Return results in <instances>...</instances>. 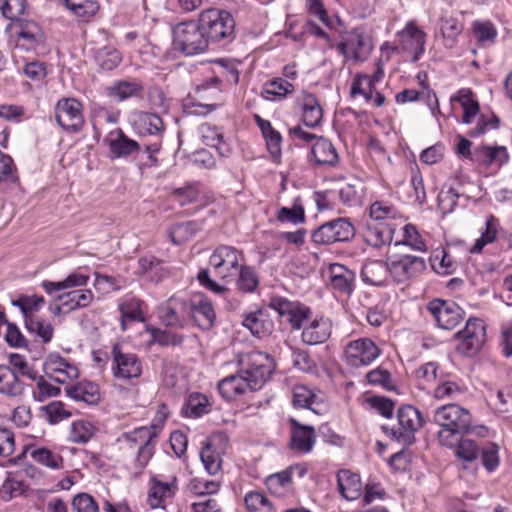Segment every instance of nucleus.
<instances>
[{"label":"nucleus","instance_id":"4be33fe9","mask_svg":"<svg viewBox=\"0 0 512 512\" xmlns=\"http://www.w3.org/2000/svg\"><path fill=\"white\" fill-rule=\"evenodd\" d=\"M150 484L148 503L152 508L164 507L165 501L173 498L178 490L176 477H173L170 482H163L153 476Z\"/></svg>","mask_w":512,"mask_h":512},{"label":"nucleus","instance_id":"338daca9","mask_svg":"<svg viewBox=\"0 0 512 512\" xmlns=\"http://www.w3.org/2000/svg\"><path fill=\"white\" fill-rule=\"evenodd\" d=\"M43 409L46 412L48 421L52 424L71 417V413L65 408L64 403L61 401H53Z\"/></svg>","mask_w":512,"mask_h":512},{"label":"nucleus","instance_id":"e2e57ef3","mask_svg":"<svg viewBox=\"0 0 512 512\" xmlns=\"http://www.w3.org/2000/svg\"><path fill=\"white\" fill-rule=\"evenodd\" d=\"M247 509L251 512H259L262 509L271 510L272 506L267 497L260 492L251 491L244 498Z\"/></svg>","mask_w":512,"mask_h":512},{"label":"nucleus","instance_id":"13d9d810","mask_svg":"<svg viewBox=\"0 0 512 512\" xmlns=\"http://www.w3.org/2000/svg\"><path fill=\"white\" fill-rule=\"evenodd\" d=\"M292 481L291 471L283 470L266 478V486L273 494H280L282 489L287 488Z\"/></svg>","mask_w":512,"mask_h":512},{"label":"nucleus","instance_id":"c85d7f7f","mask_svg":"<svg viewBox=\"0 0 512 512\" xmlns=\"http://www.w3.org/2000/svg\"><path fill=\"white\" fill-rule=\"evenodd\" d=\"M337 485L339 493L348 501L356 500L361 495L360 476L349 470H340L337 473Z\"/></svg>","mask_w":512,"mask_h":512},{"label":"nucleus","instance_id":"ddd939ff","mask_svg":"<svg viewBox=\"0 0 512 512\" xmlns=\"http://www.w3.org/2000/svg\"><path fill=\"white\" fill-rule=\"evenodd\" d=\"M337 50L346 58L364 61L372 50L371 38L361 28H355L344 36Z\"/></svg>","mask_w":512,"mask_h":512},{"label":"nucleus","instance_id":"39448f33","mask_svg":"<svg viewBox=\"0 0 512 512\" xmlns=\"http://www.w3.org/2000/svg\"><path fill=\"white\" fill-rule=\"evenodd\" d=\"M398 428H390L383 425L381 429L392 440L410 446L415 442L414 433L423 425L420 412L411 405H404L398 409Z\"/></svg>","mask_w":512,"mask_h":512},{"label":"nucleus","instance_id":"0e129e2a","mask_svg":"<svg viewBox=\"0 0 512 512\" xmlns=\"http://www.w3.org/2000/svg\"><path fill=\"white\" fill-rule=\"evenodd\" d=\"M473 31L477 41L480 43H493L497 36V31L490 22L475 21Z\"/></svg>","mask_w":512,"mask_h":512},{"label":"nucleus","instance_id":"052dcab7","mask_svg":"<svg viewBox=\"0 0 512 512\" xmlns=\"http://www.w3.org/2000/svg\"><path fill=\"white\" fill-rule=\"evenodd\" d=\"M277 220L284 223L289 222L294 225L305 221L304 209L301 206L294 205L292 208L282 207L277 212Z\"/></svg>","mask_w":512,"mask_h":512},{"label":"nucleus","instance_id":"423d86ee","mask_svg":"<svg viewBox=\"0 0 512 512\" xmlns=\"http://www.w3.org/2000/svg\"><path fill=\"white\" fill-rule=\"evenodd\" d=\"M190 298L172 296L158 308L161 323L167 327L184 329L191 323Z\"/></svg>","mask_w":512,"mask_h":512},{"label":"nucleus","instance_id":"5701e85b","mask_svg":"<svg viewBox=\"0 0 512 512\" xmlns=\"http://www.w3.org/2000/svg\"><path fill=\"white\" fill-rule=\"evenodd\" d=\"M329 284L339 293L350 295L354 290L355 273L346 266L333 263L329 266Z\"/></svg>","mask_w":512,"mask_h":512},{"label":"nucleus","instance_id":"0eeeda50","mask_svg":"<svg viewBox=\"0 0 512 512\" xmlns=\"http://www.w3.org/2000/svg\"><path fill=\"white\" fill-rule=\"evenodd\" d=\"M435 325L443 330H452L458 326L463 318V309L454 301L434 298L426 305Z\"/></svg>","mask_w":512,"mask_h":512},{"label":"nucleus","instance_id":"dca6fc26","mask_svg":"<svg viewBox=\"0 0 512 512\" xmlns=\"http://www.w3.org/2000/svg\"><path fill=\"white\" fill-rule=\"evenodd\" d=\"M509 160L507 148L501 145L475 146L474 164L487 170H499Z\"/></svg>","mask_w":512,"mask_h":512},{"label":"nucleus","instance_id":"a878e982","mask_svg":"<svg viewBox=\"0 0 512 512\" xmlns=\"http://www.w3.org/2000/svg\"><path fill=\"white\" fill-rule=\"evenodd\" d=\"M390 274V263H385L382 260L367 261L361 270L362 280L372 286L384 285Z\"/></svg>","mask_w":512,"mask_h":512},{"label":"nucleus","instance_id":"603ef678","mask_svg":"<svg viewBox=\"0 0 512 512\" xmlns=\"http://www.w3.org/2000/svg\"><path fill=\"white\" fill-rule=\"evenodd\" d=\"M201 461L210 475H215L221 468L222 459L218 453H216L210 443H206L200 453Z\"/></svg>","mask_w":512,"mask_h":512},{"label":"nucleus","instance_id":"72a5a7b5","mask_svg":"<svg viewBox=\"0 0 512 512\" xmlns=\"http://www.w3.org/2000/svg\"><path fill=\"white\" fill-rule=\"evenodd\" d=\"M143 92V86L136 80H122L115 82L107 88L109 97L117 101H125L132 97H139Z\"/></svg>","mask_w":512,"mask_h":512},{"label":"nucleus","instance_id":"a19ab883","mask_svg":"<svg viewBox=\"0 0 512 512\" xmlns=\"http://www.w3.org/2000/svg\"><path fill=\"white\" fill-rule=\"evenodd\" d=\"M181 413L189 418H197L208 413V400L206 396L200 393L190 395Z\"/></svg>","mask_w":512,"mask_h":512},{"label":"nucleus","instance_id":"7ed1b4c3","mask_svg":"<svg viewBox=\"0 0 512 512\" xmlns=\"http://www.w3.org/2000/svg\"><path fill=\"white\" fill-rule=\"evenodd\" d=\"M199 20L211 44L227 45L235 39V20L230 12L209 8L200 13Z\"/></svg>","mask_w":512,"mask_h":512},{"label":"nucleus","instance_id":"5fc2aeb1","mask_svg":"<svg viewBox=\"0 0 512 512\" xmlns=\"http://www.w3.org/2000/svg\"><path fill=\"white\" fill-rule=\"evenodd\" d=\"M138 123L142 132L156 135L163 130V121L155 113L142 112L138 116Z\"/></svg>","mask_w":512,"mask_h":512},{"label":"nucleus","instance_id":"4c0bfd02","mask_svg":"<svg viewBox=\"0 0 512 512\" xmlns=\"http://www.w3.org/2000/svg\"><path fill=\"white\" fill-rule=\"evenodd\" d=\"M200 226L195 221H187L172 225L167 233L174 245H180L189 241L199 231Z\"/></svg>","mask_w":512,"mask_h":512},{"label":"nucleus","instance_id":"4d7b16f0","mask_svg":"<svg viewBox=\"0 0 512 512\" xmlns=\"http://www.w3.org/2000/svg\"><path fill=\"white\" fill-rule=\"evenodd\" d=\"M458 101L460 102V104L463 108V117H462L463 123H465V124L471 123L472 119L479 112L478 102L473 100L472 93L469 90L461 91Z\"/></svg>","mask_w":512,"mask_h":512},{"label":"nucleus","instance_id":"393cba45","mask_svg":"<svg viewBox=\"0 0 512 512\" xmlns=\"http://www.w3.org/2000/svg\"><path fill=\"white\" fill-rule=\"evenodd\" d=\"M25 392V384L9 366L0 365V394L10 398H19Z\"/></svg>","mask_w":512,"mask_h":512},{"label":"nucleus","instance_id":"864d4df0","mask_svg":"<svg viewBox=\"0 0 512 512\" xmlns=\"http://www.w3.org/2000/svg\"><path fill=\"white\" fill-rule=\"evenodd\" d=\"M25 326L30 333H35L44 343L50 342L53 337V327L51 323L47 321L38 318H29L27 322H25Z\"/></svg>","mask_w":512,"mask_h":512},{"label":"nucleus","instance_id":"f704fd0d","mask_svg":"<svg viewBox=\"0 0 512 512\" xmlns=\"http://www.w3.org/2000/svg\"><path fill=\"white\" fill-rule=\"evenodd\" d=\"M363 237L369 246L380 248L392 241V230L383 223L368 224Z\"/></svg>","mask_w":512,"mask_h":512},{"label":"nucleus","instance_id":"49530a36","mask_svg":"<svg viewBox=\"0 0 512 512\" xmlns=\"http://www.w3.org/2000/svg\"><path fill=\"white\" fill-rule=\"evenodd\" d=\"M463 196L464 193L454 187L442 188L437 198L440 211L443 214L452 213L457 207L458 199Z\"/></svg>","mask_w":512,"mask_h":512},{"label":"nucleus","instance_id":"09e8293b","mask_svg":"<svg viewBox=\"0 0 512 512\" xmlns=\"http://www.w3.org/2000/svg\"><path fill=\"white\" fill-rule=\"evenodd\" d=\"M432 269L443 275L452 274L455 270V263L452 257L445 250H437L430 258Z\"/></svg>","mask_w":512,"mask_h":512},{"label":"nucleus","instance_id":"412c9836","mask_svg":"<svg viewBox=\"0 0 512 512\" xmlns=\"http://www.w3.org/2000/svg\"><path fill=\"white\" fill-rule=\"evenodd\" d=\"M303 323L302 341L308 345H318L326 342L331 336L332 323L329 319L320 317Z\"/></svg>","mask_w":512,"mask_h":512},{"label":"nucleus","instance_id":"ea45409f","mask_svg":"<svg viewBox=\"0 0 512 512\" xmlns=\"http://www.w3.org/2000/svg\"><path fill=\"white\" fill-rule=\"evenodd\" d=\"M294 86L283 78H275L265 84L263 96L267 100H281L292 93Z\"/></svg>","mask_w":512,"mask_h":512},{"label":"nucleus","instance_id":"bf43d9fd","mask_svg":"<svg viewBox=\"0 0 512 512\" xmlns=\"http://www.w3.org/2000/svg\"><path fill=\"white\" fill-rule=\"evenodd\" d=\"M361 185L356 184H345L339 190V198L341 202L346 206H356L360 203L361 199Z\"/></svg>","mask_w":512,"mask_h":512},{"label":"nucleus","instance_id":"774afa93","mask_svg":"<svg viewBox=\"0 0 512 512\" xmlns=\"http://www.w3.org/2000/svg\"><path fill=\"white\" fill-rule=\"evenodd\" d=\"M74 512H98L99 507L92 496L87 493L77 494L72 500Z\"/></svg>","mask_w":512,"mask_h":512},{"label":"nucleus","instance_id":"9d476101","mask_svg":"<svg viewBox=\"0 0 512 512\" xmlns=\"http://www.w3.org/2000/svg\"><path fill=\"white\" fill-rule=\"evenodd\" d=\"M456 337L461 340L457 351L464 356H475L486 341L484 322L479 318H469L464 329L456 333Z\"/></svg>","mask_w":512,"mask_h":512},{"label":"nucleus","instance_id":"f3484780","mask_svg":"<svg viewBox=\"0 0 512 512\" xmlns=\"http://www.w3.org/2000/svg\"><path fill=\"white\" fill-rule=\"evenodd\" d=\"M426 269L425 260L413 255H402L390 262L391 275L398 283H403L421 274Z\"/></svg>","mask_w":512,"mask_h":512},{"label":"nucleus","instance_id":"6e6552de","mask_svg":"<svg viewBox=\"0 0 512 512\" xmlns=\"http://www.w3.org/2000/svg\"><path fill=\"white\" fill-rule=\"evenodd\" d=\"M242 258V252L235 247L220 245L211 254L209 264L213 268L215 276L228 281L237 274Z\"/></svg>","mask_w":512,"mask_h":512},{"label":"nucleus","instance_id":"f257e3e1","mask_svg":"<svg viewBox=\"0 0 512 512\" xmlns=\"http://www.w3.org/2000/svg\"><path fill=\"white\" fill-rule=\"evenodd\" d=\"M237 365V372L221 379L217 385L220 395L227 401L258 391L273 371L270 357L259 351L241 354Z\"/></svg>","mask_w":512,"mask_h":512},{"label":"nucleus","instance_id":"2f4dec72","mask_svg":"<svg viewBox=\"0 0 512 512\" xmlns=\"http://www.w3.org/2000/svg\"><path fill=\"white\" fill-rule=\"evenodd\" d=\"M94 299V294L89 289H79L59 294L56 300L68 311H74L88 307Z\"/></svg>","mask_w":512,"mask_h":512},{"label":"nucleus","instance_id":"9b49d317","mask_svg":"<svg viewBox=\"0 0 512 512\" xmlns=\"http://www.w3.org/2000/svg\"><path fill=\"white\" fill-rule=\"evenodd\" d=\"M55 118L66 132H79L84 125L82 103L75 98H61L55 106Z\"/></svg>","mask_w":512,"mask_h":512},{"label":"nucleus","instance_id":"69168bd1","mask_svg":"<svg viewBox=\"0 0 512 512\" xmlns=\"http://www.w3.org/2000/svg\"><path fill=\"white\" fill-rule=\"evenodd\" d=\"M293 366L303 372H313L316 368L314 360L307 351L292 349Z\"/></svg>","mask_w":512,"mask_h":512},{"label":"nucleus","instance_id":"4468645a","mask_svg":"<svg viewBox=\"0 0 512 512\" xmlns=\"http://www.w3.org/2000/svg\"><path fill=\"white\" fill-rule=\"evenodd\" d=\"M269 306L278 312L282 317H286L292 329L299 330L303 323L307 322L311 315V309L298 302H292L284 297H273Z\"/></svg>","mask_w":512,"mask_h":512},{"label":"nucleus","instance_id":"37998d69","mask_svg":"<svg viewBox=\"0 0 512 512\" xmlns=\"http://www.w3.org/2000/svg\"><path fill=\"white\" fill-rule=\"evenodd\" d=\"M237 288L244 293L254 292L259 285V278L254 268L241 265L238 270Z\"/></svg>","mask_w":512,"mask_h":512},{"label":"nucleus","instance_id":"1a4fd4ad","mask_svg":"<svg viewBox=\"0 0 512 512\" xmlns=\"http://www.w3.org/2000/svg\"><path fill=\"white\" fill-rule=\"evenodd\" d=\"M354 235V226L346 218H337L316 228L311 238L315 244L330 245L350 241Z\"/></svg>","mask_w":512,"mask_h":512},{"label":"nucleus","instance_id":"c03bdc74","mask_svg":"<svg viewBox=\"0 0 512 512\" xmlns=\"http://www.w3.org/2000/svg\"><path fill=\"white\" fill-rule=\"evenodd\" d=\"M95 60L104 71H112L121 63L122 56L115 48L103 47L97 51Z\"/></svg>","mask_w":512,"mask_h":512},{"label":"nucleus","instance_id":"6ab92c4d","mask_svg":"<svg viewBox=\"0 0 512 512\" xmlns=\"http://www.w3.org/2000/svg\"><path fill=\"white\" fill-rule=\"evenodd\" d=\"M400 37L403 50L412 54V62H417L425 50L426 34L409 22L400 33Z\"/></svg>","mask_w":512,"mask_h":512},{"label":"nucleus","instance_id":"20e7f679","mask_svg":"<svg viewBox=\"0 0 512 512\" xmlns=\"http://www.w3.org/2000/svg\"><path fill=\"white\" fill-rule=\"evenodd\" d=\"M174 46L187 56L201 54L208 50L211 44L198 22L188 21L179 23L173 30Z\"/></svg>","mask_w":512,"mask_h":512},{"label":"nucleus","instance_id":"a211bd4d","mask_svg":"<svg viewBox=\"0 0 512 512\" xmlns=\"http://www.w3.org/2000/svg\"><path fill=\"white\" fill-rule=\"evenodd\" d=\"M191 323L193 322L200 329L209 330L216 321V313L212 302L204 294H195L190 297Z\"/></svg>","mask_w":512,"mask_h":512},{"label":"nucleus","instance_id":"3c124183","mask_svg":"<svg viewBox=\"0 0 512 512\" xmlns=\"http://www.w3.org/2000/svg\"><path fill=\"white\" fill-rule=\"evenodd\" d=\"M32 459L48 468L59 469L62 466L63 458L47 448H37L31 452Z\"/></svg>","mask_w":512,"mask_h":512},{"label":"nucleus","instance_id":"b1692460","mask_svg":"<svg viewBox=\"0 0 512 512\" xmlns=\"http://www.w3.org/2000/svg\"><path fill=\"white\" fill-rule=\"evenodd\" d=\"M291 448L301 453H308L315 443V429L312 426L302 425L298 420L291 418Z\"/></svg>","mask_w":512,"mask_h":512},{"label":"nucleus","instance_id":"aec40b11","mask_svg":"<svg viewBox=\"0 0 512 512\" xmlns=\"http://www.w3.org/2000/svg\"><path fill=\"white\" fill-rule=\"evenodd\" d=\"M109 146L111 158H127L140 151V144L129 138L121 129L110 132L105 140Z\"/></svg>","mask_w":512,"mask_h":512},{"label":"nucleus","instance_id":"c756f323","mask_svg":"<svg viewBox=\"0 0 512 512\" xmlns=\"http://www.w3.org/2000/svg\"><path fill=\"white\" fill-rule=\"evenodd\" d=\"M302 121L309 128L317 127L323 118V110L317 97L304 92L301 99Z\"/></svg>","mask_w":512,"mask_h":512},{"label":"nucleus","instance_id":"de8ad7c7","mask_svg":"<svg viewBox=\"0 0 512 512\" xmlns=\"http://www.w3.org/2000/svg\"><path fill=\"white\" fill-rule=\"evenodd\" d=\"M96 428L86 420L74 421L71 425L70 440L74 443H87L94 435Z\"/></svg>","mask_w":512,"mask_h":512},{"label":"nucleus","instance_id":"c9c22d12","mask_svg":"<svg viewBox=\"0 0 512 512\" xmlns=\"http://www.w3.org/2000/svg\"><path fill=\"white\" fill-rule=\"evenodd\" d=\"M255 121L266 140L271 155L273 158L279 157L281 155V134L272 127L270 121L262 119L259 115H255Z\"/></svg>","mask_w":512,"mask_h":512},{"label":"nucleus","instance_id":"2eb2a0df","mask_svg":"<svg viewBox=\"0 0 512 512\" xmlns=\"http://www.w3.org/2000/svg\"><path fill=\"white\" fill-rule=\"evenodd\" d=\"M113 374L116 378H137L142 373L141 362L136 354L123 353L118 343L112 347Z\"/></svg>","mask_w":512,"mask_h":512},{"label":"nucleus","instance_id":"bb28decb","mask_svg":"<svg viewBox=\"0 0 512 512\" xmlns=\"http://www.w3.org/2000/svg\"><path fill=\"white\" fill-rule=\"evenodd\" d=\"M242 325L257 337L269 335L274 327L273 321L262 309L245 314Z\"/></svg>","mask_w":512,"mask_h":512},{"label":"nucleus","instance_id":"8fccbe9b","mask_svg":"<svg viewBox=\"0 0 512 512\" xmlns=\"http://www.w3.org/2000/svg\"><path fill=\"white\" fill-rule=\"evenodd\" d=\"M152 342L160 346H180L184 341V335L160 328L151 329Z\"/></svg>","mask_w":512,"mask_h":512},{"label":"nucleus","instance_id":"f03ea898","mask_svg":"<svg viewBox=\"0 0 512 512\" xmlns=\"http://www.w3.org/2000/svg\"><path fill=\"white\" fill-rule=\"evenodd\" d=\"M433 420L441 427L438 431L439 443L448 448L456 445L459 436L468 434L472 424L470 412L457 404L437 408Z\"/></svg>","mask_w":512,"mask_h":512},{"label":"nucleus","instance_id":"f8f14e48","mask_svg":"<svg viewBox=\"0 0 512 512\" xmlns=\"http://www.w3.org/2000/svg\"><path fill=\"white\" fill-rule=\"evenodd\" d=\"M381 351L369 338H359L350 341L345 347V361L347 365L358 368L370 365L376 360Z\"/></svg>","mask_w":512,"mask_h":512},{"label":"nucleus","instance_id":"7c9ffc66","mask_svg":"<svg viewBox=\"0 0 512 512\" xmlns=\"http://www.w3.org/2000/svg\"><path fill=\"white\" fill-rule=\"evenodd\" d=\"M311 154L315 163L320 166H335L339 156L332 142L324 137H318L313 144Z\"/></svg>","mask_w":512,"mask_h":512},{"label":"nucleus","instance_id":"79ce46f5","mask_svg":"<svg viewBox=\"0 0 512 512\" xmlns=\"http://www.w3.org/2000/svg\"><path fill=\"white\" fill-rule=\"evenodd\" d=\"M453 448H455L456 456L466 462L476 460L480 454L479 445L464 435L459 436V440Z\"/></svg>","mask_w":512,"mask_h":512},{"label":"nucleus","instance_id":"473e14b6","mask_svg":"<svg viewBox=\"0 0 512 512\" xmlns=\"http://www.w3.org/2000/svg\"><path fill=\"white\" fill-rule=\"evenodd\" d=\"M198 134L205 145L216 148L221 156L226 157L231 153L229 144L225 142L223 135L215 126L208 123L201 124L198 127Z\"/></svg>","mask_w":512,"mask_h":512},{"label":"nucleus","instance_id":"cd10ccee","mask_svg":"<svg viewBox=\"0 0 512 512\" xmlns=\"http://www.w3.org/2000/svg\"><path fill=\"white\" fill-rule=\"evenodd\" d=\"M65 391L68 397L76 401H83L89 405H95L101 399L99 386L90 381H82L77 384L67 386Z\"/></svg>","mask_w":512,"mask_h":512},{"label":"nucleus","instance_id":"680f3d73","mask_svg":"<svg viewBox=\"0 0 512 512\" xmlns=\"http://www.w3.org/2000/svg\"><path fill=\"white\" fill-rule=\"evenodd\" d=\"M315 398L316 395L313 393V391L304 385H298L294 388L293 405L295 407L311 409Z\"/></svg>","mask_w":512,"mask_h":512},{"label":"nucleus","instance_id":"6e6d98bb","mask_svg":"<svg viewBox=\"0 0 512 512\" xmlns=\"http://www.w3.org/2000/svg\"><path fill=\"white\" fill-rule=\"evenodd\" d=\"M25 7L26 0H0L2 15L11 21H19L24 14Z\"/></svg>","mask_w":512,"mask_h":512},{"label":"nucleus","instance_id":"58836bf2","mask_svg":"<svg viewBox=\"0 0 512 512\" xmlns=\"http://www.w3.org/2000/svg\"><path fill=\"white\" fill-rule=\"evenodd\" d=\"M18 37L26 42V49H36L45 42L42 29L33 21L21 24Z\"/></svg>","mask_w":512,"mask_h":512},{"label":"nucleus","instance_id":"e433bc0d","mask_svg":"<svg viewBox=\"0 0 512 512\" xmlns=\"http://www.w3.org/2000/svg\"><path fill=\"white\" fill-rule=\"evenodd\" d=\"M154 423L151 426H142L135 428L133 431L124 433L123 438L127 441L131 448L141 447L155 442L158 432Z\"/></svg>","mask_w":512,"mask_h":512},{"label":"nucleus","instance_id":"a18cd8bd","mask_svg":"<svg viewBox=\"0 0 512 512\" xmlns=\"http://www.w3.org/2000/svg\"><path fill=\"white\" fill-rule=\"evenodd\" d=\"M463 31L462 23L455 17H443L441 24V33L445 41V46L452 48L457 37Z\"/></svg>","mask_w":512,"mask_h":512}]
</instances>
